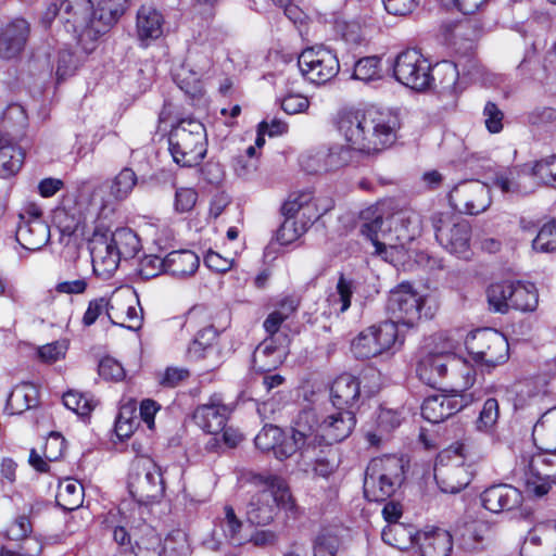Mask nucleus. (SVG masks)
I'll return each mask as SVG.
<instances>
[{
  "label": "nucleus",
  "instance_id": "obj_1",
  "mask_svg": "<svg viewBox=\"0 0 556 556\" xmlns=\"http://www.w3.org/2000/svg\"><path fill=\"white\" fill-rule=\"evenodd\" d=\"M338 129L348 146L336 144L325 149V163L315 170H337L353 161L354 153L375 155L392 147L401 129L397 112L390 109L342 112Z\"/></svg>",
  "mask_w": 556,
  "mask_h": 556
},
{
  "label": "nucleus",
  "instance_id": "obj_2",
  "mask_svg": "<svg viewBox=\"0 0 556 556\" xmlns=\"http://www.w3.org/2000/svg\"><path fill=\"white\" fill-rule=\"evenodd\" d=\"M248 480L254 486L262 488L247 505V518L251 523L266 526L274 520L279 509L292 518L296 517L299 508L283 478L251 472Z\"/></svg>",
  "mask_w": 556,
  "mask_h": 556
},
{
  "label": "nucleus",
  "instance_id": "obj_3",
  "mask_svg": "<svg viewBox=\"0 0 556 556\" xmlns=\"http://www.w3.org/2000/svg\"><path fill=\"white\" fill-rule=\"evenodd\" d=\"M54 18H59L65 29L75 35L86 51H92L94 41L105 33V26L96 17L91 0H62L53 3L47 9L43 21L51 23Z\"/></svg>",
  "mask_w": 556,
  "mask_h": 556
},
{
  "label": "nucleus",
  "instance_id": "obj_4",
  "mask_svg": "<svg viewBox=\"0 0 556 556\" xmlns=\"http://www.w3.org/2000/svg\"><path fill=\"white\" fill-rule=\"evenodd\" d=\"M473 476V458L466 444L456 442L441 451L434 465V479L444 493L465 489Z\"/></svg>",
  "mask_w": 556,
  "mask_h": 556
},
{
  "label": "nucleus",
  "instance_id": "obj_5",
  "mask_svg": "<svg viewBox=\"0 0 556 556\" xmlns=\"http://www.w3.org/2000/svg\"><path fill=\"white\" fill-rule=\"evenodd\" d=\"M168 146L177 165L181 167L199 165L207 151L204 125L193 118L180 119L168 135Z\"/></svg>",
  "mask_w": 556,
  "mask_h": 556
},
{
  "label": "nucleus",
  "instance_id": "obj_6",
  "mask_svg": "<svg viewBox=\"0 0 556 556\" xmlns=\"http://www.w3.org/2000/svg\"><path fill=\"white\" fill-rule=\"evenodd\" d=\"M405 480L403 458L384 455L370 460L364 479V494L368 501L381 502L391 497Z\"/></svg>",
  "mask_w": 556,
  "mask_h": 556
},
{
  "label": "nucleus",
  "instance_id": "obj_7",
  "mask_svg": "<svg viewBox=\"0 0 556 556\" xmlns=\"http://www.w3.org/2000/svg\"><path fill=\"white\" fill-rule=\"evenodd\" d=\"M435 239L451 254L467 257L470 250L471 226L468 220L450 212L431 216Z\"/></svg>",
  "mask_w": 556,
  "mask_h": 556
},
{
  "label": "nucleus",
  "instance_id": "obj_8",
  "mask_svg": "<svg viewBox=\"0 0 556 556\" xmlns=\"http://www.w3.org/2000/svg\"><path fill=\"white\" fill-rule=\"evenodd\" d=\"M465 343L473 361L488 368H494L508 359V342L497 330H476L467 337Z\"/></svg>",
  "mask_w": 556,
  "mask_h": 556
},
{
  "label": "nucleus",
  "instance_id": "obj_9",
  "mask_svg": "<svg viewBox=\"0 0 556 556\" xmlns=\"http://www.w3.org/2000/svg\"><path fill=\"white\" fill-rule=\"evenodd\" d=\"M128 488L138 502L149 504L159 501L165 490L160 467L149 457L137 459L129 473Z\"/></svg>",
  "mask_w": 556,
  "mask_h": 556
},
{
  "label": "nucleus",
  "instance_id": "obj_10",
  "mask_svg": "<svg viewBox=\"0 0 556 556\" xmlns=\"http://www.w3.org/2000/svg\"><path fill=\"white\" fill-rule=\"evenodd\" d=\"M302 412H311L314 415L312 437H315V445L329 446L346 439L353 431L356 419L353 410H340L321 415L316 408L309 407Z\"/></svg>",
  "mask_w": 556,
  "mask_h": 556
},
{
  "label": "nucleus",
  "instance_id": "obj_11",
  "mask_svg": "<svg viewBox=\"0 0 556 556\" xmlns=\"http://www.w3.org/2000/svg\"><path fill=\"white\" fill-rule=\"evenodd\" d=\"M393 71L396 80L418 91L429 88L435 80L430 63L416 49L401 52L394 61Z\"/></svg>",
  "mask_w": 556,
  "mask_h": 556
},
{
  "label": "nucleus",
  "instance_id": "obj_12",
  "mask_svg": "<svg viewBox=\"0 0 556 556\" xmlns=\"http://www.w3.org/2000/svg\"><path fill=\"white\" fill-rule=\"evenodd\" d=\"M298 66L304 78L317 85L331 80L340 70L336 53L324 46L303 50L299 55Z\"/></svg>",
  "mask_w": 556,
  "mask_h": 556
},
{
  "label": "nucleus",
  "instance_id": "obj_13",
  "mask_svg": "<svg viewBox=\"0 0 556 556\" xmlns=\"http://www.w3.org/2000/svg\"><path fill=\"white\" fill-rule=\"evenodd\" d=\"M425 296L419 294L409 282H401L391 290L388 311L397 324L415 326L421 318Z\"/></svg>",
  "mask_w": 556,
  "mask_h": 556
},
{
  "label": "nucleus",
  "instance_id": "obj_14",
  "mask_svg": "<svg viewBox=\"0 0 556 556\" xmlns=\"http://www.w3.org/2000/svg\"><path fill=\"white\" fill-rule=\"evenodd\" d=\"M109 319L113 325L137 331L142 327L143 315L137 293L129 288L113 292L110 298Z\"/></svg>",
  "mask_w": 556,
  "mask_h": 556
},
{
  "label": "nucleus",
  "instance_id": "obj_15",
  "mask_svg": "<svg viewBox=\"0 0 556 556\" xmlns=\"http://www.w3.org/2000/svg\"><path fill=\"white\" fill-rule=\"evenodd\" d=\"M364 220L361 232L374 247V255L381 257L386 262H392L395 253L402 248V243L393 240L390 232L382 230L383 217L377 208H368L362 213Z\"/></svg>",
  "mask_w": 556,
  "mask_h": 556
},
{
  "label": "nucleus",
  "instance_id": "obj_16",
  "mask_svg": "<svg viewBox=\"0 0 556 556\" xmlns=\"http://www.w3.org/2000/svg\"><path fill=\"white\" fill-rule=\"evenodd\" d=\"M314 415L311 412H300L294 419L292 427V435L287 438L283 435L275 452L276 458L283 460L289 458L298 451L306 456L311 450H315V437H312V425Z\"/></svg>",
  "mask_w": 556,
  "mask_h": 556
},
{
  "label": "nucleus",
  "instance_id": "obj_17",
  "mask_svg": "<svg viewBox=\"0 0 556 556\" xmlns=\"http://www.w3.org/2000/svg\"><path fill=\"white\" fill-rule=\"evenodd\" d=\"M540 182L533 165L530 168L527 165L504 168L497 170L492 178V185L509 198L528 195Z\"/></svg>",
  "mask_w": 556,
  "mask_h": 556
},
{
  "label": "nucleus",
  "instance_id": "obj_18",
  "mask_svg": "<svg viewBox=\"0 0 556 556\" xmlns=\"http://www.w3.org/2000/svg\"><path fill=\"white\" fill-rule=\"evenodd\" d=\"M448 201L460 213L480 214L491 205L490 189L480 181H464L450 191Z\"/></svg>",
  "mask_w": 556,
  "mask_h": 556
},
{
  "label": "nucleus",
  "instance_id": "obj_19",
  "mask_svg": "<svg viewBox=\"0 0 556 556\" xmlns=\"http://www.w3.org/2000/svg\"><path fill=\"white\" fill-rule=\"evenodd\" d=\"M473 402L472 393L455 391L452 394L428 396L421 405L422 417L432 424L444 421Z\"/></svg>",
  "mask_w": 556,
  "mask_h": 556
},
{
  "label": "nucleus",
  "instance_id": "obj_20",
  "mask_svg": "<svg viewBox=\"0 0 556 556\" xmlns=\"http://www.w3.org/2000/svg\"><path fill=\"white\" fill-rule=\"evenodd\" d=\"M229 414L230 409L217 395L210 397L206 403L195 408L193 413L195 424L205 432L214 435L207 443L211 448L215 447L218 443L216 435L224 430Z\"/></svg>",
  "mask_w": 556,
  "mask_h": 556
},
{
  "label": "nucleus",
  "instance_id": "obj_21",
  "mask_svg": "<svg viewBox=\"0 0 556 556\" xmlns=\"http://www.w3.org/2000/svg\"><path fill=\"white\" fill-rule=\"evenodd\" d=\"M521 556H556V520L535 525L526 536Z\"/></svg>",
  "mask_w": 556,
  "mask_h": 556
},
{
  "label": "nucleus",
  "instance_id": "obj_22",
  "mask_svg": "<svg viewBox=\"0 0 556 556\" xmlns=\"http://www.w3.org/2000/svg\"><path fill=\"white\" fill-rule=\"evenodd\" d=\"M454 349L455 345L448 343L445 350L430 352L425 355L417 367L419 378L433 388L440 384L451 370V362L455 359Z\"/></svg>",
  "mask_w": 556,
  "mask_h": 556
},
{
  "label": "nucleus",
  "instance_id": "obj_23",
  "mask_svg": "<svg viewBox=\"0 0 556 556\" xmlns=\"http://www.w3.org/2000/svg\"><path fill=\"white\" fill-rule=\"evenodd\" d=\"M481 503L491 513L500 514L518 508L522 503V493L510 484H495L485 489Z\"/></svg>",
  "mask_w": 556,
  "mask_h": 556
},
{
  "label": "nucleus",
  "instance_id": "obj_24",
  "mask_svg": "<svg viewBox=\"0 0 556 556\" xmlns=\"http://www.w3.org/2000/svg\"><path fill=\"white\" fill-rule=\"evenodd\" d=\"M17 242L28 251H38L50 239L49 226L41 219L40 213L30 214L28 219L21 215V223L16 230Z\"/></svg>",
  "mask_w": 556,
  "mask_h": 556
},
{
  "label": "nucleus",
  "instance_id": "obj_25",
  "mask_svg": "<svg viewBox=\"0 0 556 556\" xmlns=\"http://www.w3.org/2000/svg\"><path fill=\"white\" fill-rule=\"evenodd\" d=\"M29 31V24L24 18L7 24L0 31V56L7 60L17 56L26 45Z\"/></svg>",
  "mask_w": 556,
  "mask_h": 556
},
{
  "label": "nucleus",
  "instance_id": "obj_26",
  "mask_svg": "<svg viewBox=\"0 0 556 556\" xmlns=\"http://www.w3.org/2000/svg\"><path fill=\"white\" fill-rule=\"evenodd\" d=\"M332 405L340 410H353L358 406L361 384L356 377L343 374L334 379L330 388Z\"/></svg>",
  "mask_w": 556,
  "mask_h": 556
},
{
  "label": "nucleus",
  "instance_id": "obj_27",
  "mask_svg": "<svg viewBox=\"0 0 556 556\" xmlns=\"http://www.w3.org/2000/svg\"><path fill=\"white\" fill-rule=\"evenodd\" d=\"M121 256L109 239L93 242L91 248V262L93 273L102 278L111 277L118 268Z\"/></svg>",
  "mask_w": 556,
  "mask_h": 556
},
{
  "label": "nucleus",
  "instance_id": "obj_28",
  "mask_svg": "<svg viewBox=\"0 0 556 556\" xmlns=\"http://www.w3.org/2000/svg\"><path fill=\"white\" fill-rule=\"evenodd\" d=\"M164 16L153 4H142L136 18V30L139 40H155L163 35Z\"/></svg>",
  "mask_w": 556,
  "mask_h": 556
},
{
  "label": "nucleus",
  "instance_id": "obj_29",
  "mask_svg": "<svg viewBox=\"0 0 556 556\" xmlns=\"http://www.w3.org/2000/svg\"><path fill=\"white\" fill-rule=\"evenodd\" d=\"M417 541L422 556H450L453 549L452 535L440 528L418 533Z\"/></svg>",
  "mask_w": 556,
  "mask_h": 556
},
{
  "label": "nucleus",
  "instance_id": "obj_30",
  "mask_svg": "<svg viewBox=\"0 0 556 556\" xmlns=\"http://www.w3.org/2000/svg\"><path fill=\"white\" fill-rule=\"evenodd\" d=\"M167 274L177 278H185L195 273L200 260L195 253L189 250L173 251L165 256Z\"/></svg>",
  "mask_w": 556,
  "mask_h": 556
},
{
  "label": "nucleus",
  "instance_id": "obj_31",
  "mask_svg": "<svg viewBox=\"0 0 556 556\" xmlns=\"http://www.w3.org/2000/svg\"><path fill=\"white\" fill-rule=\"evenodd\" d=\"M38 391L31 383H21L13 388L8 400L5 410L10 415H20L37 405Z\"/></svg>",
  "mask_w": 556,
  "mask_h": 556
},
{
  "label": "nucleus",
  "instance_id": "obj_32",
  "mask_svg": "<svg viewBox=\"0 0 556 556\" xmlns=\"http://www.w3.org/2000/svg\"><path fill=\"white\" fill-rule=\"evenodd\" d=\"M313 194L311 191H298L289 195L288 200L282 205V214L296 218H306V222L317 218L318 214L314 212L312 204Z\"/></svg>",
  "mask_w": 556,
  "mask_h": 556
},
{
  "label": "nucleus",
  "instance_id": "obj_33",
  "mask_svg": "<svg viewBox=\"0 0 556 556\" xmlns=\"http://www.w3.org/2000/svg\"><path fill=\"white\" fill-rule=\"evenodd\" d=\"M285 352L274 344V338L264 340L253 355L254 366L263 372H269L282 363Z\"/></svg>",
  "mask_w": 556,
  "mask_h": 556
},
{
  "label": "nucleus",
  "instance_id": "obj_34",
  "mask_svg": "<svg viewBox=\"0 0 556 556\" xmlns=\"http://www.w3.org/2000/svg\"><path fill=\"white\" fill-rule=\"evenodd\" d=\"M55 498L64 510L77 509L84 502V486L79 481L66 478L60 482Z\"/></svg>",
  "mask_w": 556,
  "mask_h": 556
},
{
  "label": "nucleus",
  "instance_id": "obj_35",
  "mask_svg": "<svg viewBox=\"0 0 556 556\" xmlns=\"http://www.w3.org/2000/svg\"><path fill=\"white\" fill-rule=\"evenodd\" d=\"M109 240L122 260L132 258L140 251V240L129 228L116 229Z\"/></svg>",
  "mask_w": 556,
  "mask_h": 556
},
{
  "label": "nucleus",
  "instance_id": "obj_36",
  "mask_svg": "<svg viewBox=\"0 0 556 556\" xmlns=\"http://www.w3.org/2000/svg\"><path fill=\"white\" fill-rule=\"evenodd\" d=\"M205 70L206 66L193 68L191 58H189L187 62L175 70L174 80L186 93L194 94L199 91L200 79Z\"/></svg>",
  "mask_w": 556,
  "mask_h": 556
},
{
  "label": "nucleus",
  "instance_id": "obj_37",
  "mask_svg": "<svg viewBox=\"0 0 556 556\" xmlns=\"http://www.w3.org/2000/svg\"><path fill=\"white\" fill-rule=\"evenodd\" d=\"M217 339V331L212 325L203 327L187 350V356L191 361H199L207 356L213 350Z\"/></svg>",
  "mask_w": 556,
  "mask_h": 556
},
{
  "label": "nucleus",
  "instance_id": "obj_38",
  "mask_svg": "<svg viewBox=\"0 0 556 556\" xmlns=\"http://www.w3.org/2000/svg\"><path fill=\"white\" fill-rule=\"evenodd\" d=\"M24 153L11 143H0V178L15 175L22 167Z\"/></svg>",
  "mask_w": 556,
  "mask_h": 556
},
{
  "label": "nucleus",
  "instance_id": "obj_39",
  "mask_svg": "<svg viewBox=\"0 0 556 556\" xmlns=\"http://www.w3.org/2000/svg\"><path fill=\"white\" fill-rule=\"evenodd\" d=\"M511 292L510 308L521 312H531L536 308L539 299L532 285L513 283Z\"/></svg>",
  "mask_w": 556,
  "mask_h": 556
},
{
  "label": "nucleus",
  "instance_id": "obj_40",
  "mask_svg": "<svg viewBox=\"0 0 556 556\" xmlns=\"http://www.w3.org/2000/svg\"><path fill=\"white\" fill-rule=\"evenodd\" d=\"M220 526L231 544L242 545L248 542L249 533L245 532L243 522L236 516L232 507H225V517L220 521Z\"/></svg>",
  "mask_w": 556,
  "mask_h": 556
},
{
  "label": "nucleus",
  "instance_id": "obj_41",
  "mask_svg": "<svg viewBox=\"0 0 556 556\" xmlns=\"http://www.w3.org/2000/svg\"><path fill=\"white\" fill-rule=\"evenodd\" d=\"M352 351L358 358H370L381 354L374 328L368 327L352 341Z\"/></svg>",
  "mask_w": 556,
  "mask_h": 556
},
{
  "label": "nucleus",
  "instance_id": "obj_42",
  "mask_svg": "<svg viewBox=\"0 0 556 556\" xmlns=\"http://www.w3.org/2000/svg\"><path fill=\"white\" fill-rule=\"evenodd\" d=\"M435 76L442 90L457 92L459 90L460 70L456 62L444 61L434 67Z\"/></svg>",
  "mask_w": 556,
  "mask_h": 556
},
{
  "label": "nucleus",
  "instance_id": "obj_43",
  "mask_svg": "<svg viewBox=\"0 0 556 556\" xmlns=\"http://www.w3.org/2000/svg\"><path fill=\"white\" fill-rule=\"evenodd\" d=\"M489 532L490 528L484 522L477 521L466 525L459 539L462 547L466 551L479 549L488 538Z\"/></svg>",
  "mask_w": 556,
  "mask_h": 556
},
{
  "label": "nucleus",
  "instance_id": "obj_44",
  "mask_svg": "<svg viewBox=\"0 0 556 556\" xmlns=\"http://www.w3.org/2000/svg\"><path fill=\"white\" fill-rule=\"evenodd\" d=\"M138 178L130 167H124L113 179L110 194L115 200H125L137 185Z\"/></svg>",
  "mask_w": 556,
  "mask_h": 556
},
{
  "label": "nucleus",
  "instance_id": "obj_45",
  "mask_svg": "<svg viewBox=\"0 0 556 556\" xmlns=\"http://www.w3.org/2000/svg\"><path fill=\"white\" fill-rule=\"evenodd\" d=\"M354 292V282L340 274L336 286V292L329 296V302L337 313H344L351 306V299Z\"/></svg>",
  "mask_w": 556,
  "mask_h": 556
},
{
  "label": "nucleus",
  "instance_id": "obj_46",
  "mask_svg": "<svg viewBox=\"0 0 556 556\" xmlns=\"http://www.w3.org/2000/svg\"><path fill=\"white\" fill-rule=\"evenodd\" d=\"M383 542L399 549L407 548L413 542V530L403 523L388 525L381 533Z\"/></svg>",
  "mask_w": 556,
  "mask_h": 556
},
{
  "label": "nucleus",
  "instance_id": "obj_47",
  "mask_svg": "<svg viewBox=\"0 0 556 556\" xmlns=\"http://www.w3.org/2000/svg\"><path fill=\"white\" fill-rule=\"evenodd\" d=\"M513 282L491 285L488 289V302L497 313H506L510 309Z\"/></svg>",
  "mask_w": 556,
  "mask_h": 556
},
{
  "label": "nucleus",
  "instance_id": "obj_48",
  "mask_svg": "<svg viewBox=\"0 0 556 556\" xmlns=\"http://www.w3.org/2000/svg\"><path fill=\"white\" fill-rule=\"evenodd\" d=\"M549 471L541 472L539 468H536V463L530 464V470L526 475V490L527 492L535 495L543 496L548 493L551 489V480L552 476H555Z\"/></svg>",
  "mask_w": 556,
  "mask_h": 556
},
{
  "label": "nucleus",
  "instance_id": "obj_49",
  "mask_svg": "<svg viewBox=\"0 0 556 556\" xmlns=\"http://www.w3.org/2000/svg\"><path fill=\"white\" fill-rule=\"evenodd\" d=\"M451 378L460 391H465L475 384L476 370L468 362L455 357L451 362Z\"/></svg>",
  "mask_w": 556,
  "mask_h": 556
},
{
  "label": "nucleus",
  "instance_id": "obj_50",
  "mask_svg": "<svg viewBox=\"0 0 556 556\" xmlns=\"http://www.w3.org/2000/svg\"><path fill=\"white\" fill-rule=\"evenodd\" d=\"M285 220L277 231V241L287 245L300 238L307 229V223L302 218L285 216Z\"/></svg>",
  "mask_w": 556,
  "mask_h": 556
},
{
  "label": "nucleus",
  "instance_id": "obj_51",
  "mask_svg": "<svg viewBox=\"0 0 556 556\" xmlns=\"http://www.w3.org/2000/svg\"><path fill=\"white\" fill-rule=\"evenodd\" d=\"M353 78L371 81L381 78V60L376 55L359 59L354 65Z\"/></svg>",
  "mask_w": 556,
  "mask_h": 556
},
{
  "label": "nucleus",
  "instance_id": "obj_52",
  "mask_svg": "<svg viewBox=\"0 0 556 556\" xmlns=\"http://www.w3.org/2000/svg\"><path fill=\"white\" fill-rule=\"evenodd\" d=\"M283 438V431L274 425H265L254 439L255 446L262 452L277 450L278 444Z\"/></svg>",
  "mask_w": 556,
  "mask_h": 556
},
{
  "label": "nucleus",
  "instance_id": "obj_53",
  "mask_svg": "<svg viewBox=\"0 0 556 556\" xmlns=\"http://www.w3.org/2000/svg\"><path fill=\"white\" fill-rule=\"evenodd\" d=\"M532 249L540 253L556 251V222H549L542 226L532 241Z\"/></svg>",
  "mask_w": 556,
  "mask_h": 556
},
{
  "label": "nucleus",
  "instance_id": "obj_54",
  "mask_svg": "<svg viewBox=\"0 0 556 556\" xmlns=\"http://www.w3.org/2000/svg\"><path fill=\"white\" fill-rule=\"evenodd\" d=\"M371 328H374L381 354L396 343L399 334L396 321L387 320L378 326H371Z\"/></svg>",
  "mask_w": 556,
  "mask_h": 556
},
{
  "label": "nucleus",
  "instance_id": "obj_55",
  "mask_svg": "<svg viewBox=\"0 0 556 556\" xmlns=\"http://www.w3.org/2000/svg\"><path fill=\"white\" fill-rule=\"evenodd\" d=\"M63 403L66 408L79 416H87L94 407L92 399L77 391H67L63 394Z\"/></svg>",
  "mask_w": 556,
  "mask_h": 556
},
{
  "label": "nucleus",
  "instance_id": "obj_56",
  "mask_svg": "<svg viewBox=\"0 0 556 556\" xmlns=\"http://www.w3.org/2000/svg\"><path fill=\"white\" fill-rule=\"evenodd\" d=\"M128 0H101L99 2V20L102 25L105 26V31L109 26L114 23L118 16H121L127 4Z\"/></svg>",
  "mask_w": 556,
  "mask_h": 556
},
{
  "label": "nucleus",
  "instance_id": "obj_57",
  "mask_svg": "<svg viewBox=\"0 0 556 556\" xmlns=\"http://www.w3.org/2000/svg\"><path fill=\"white\" fill-rule=\"evenodd\" d=\"M191 548L186 533L175 531L165 539L164 556H190Z\"/></svg>",
  "mask_w": 556,
  "mask_h": 556
},
{
  "label": "nucleus",
  "instance_id": "obj_58",
  "mask_svg": "<svg viewBox=\"0 0 556 556\" xmlns=\"http://www.w3.org/2000/svg\"><path fill=\"white\" fill-rule=\"evenodd\" d=\"M456 63L459 65L462 80L468 83L484 80L485 71L475 58H460Z\"/></svg>",
  "mask_w": 556,
  "mask_h": 556
},
{
  "label": "nucleus",
  "instance_id": "obj_59",
  "mask_svg": "<svg viewBox=\"0 0 556 556\" xmlns=\"http://www.w3.org/2000/svg\"><path fill=\"white\" fill-rule=\"evenodd\" d=\"M533 170L542 184L556 187V154L534 162Z\"/></svg>",
  "mask_w": 556,
  "mask_h": 556
},
{
  "label": "nucleus",
  "instance_id": "obj_60",
  "mask_svg": "<svg viewBox=\"0 0 556 556\" xmlns=\"http://www.w3.org/2000/svg\"><path fill=\"white\" fill-rule=\"evenodd\" d=\"M500 416V406L497 400L491 397L488 399L480 412L477 427L480 430H491L497 422Z\"/></svg>",
  "mask_w": 556,
  "mask_h": 556
},
{
  "label": "nucleus",
  "instance_id": "obj_61",
  "mask_svg": "<svg viewBox=\"0 0 556 556\" xmlns=\"http://www.w3.org/2000/svg\"><path fill=\"white\" fill-rule=\"evenodd\" d=\"M319 453L320 454L316 455L315 457L313 470L315 475L323 478H328L338 468L337 455L330 448L327 452L320 450Z\"/></svg>",
  "mask_w": 556,
  "mask_h": 556
},
{
  "label": "nucleus",
  "instance_id": "obj_62",
  "mask_svg": "<svg viewBox=\"0 0 556 556\" xmlns=\"http://www.w3.org/2000/svg\"><path fill=\"white\" fill-rule=\"evenodd\" d=\"M340 541L337 535L328 532L320 533L314 544V556H337Z\"/></svg>",
  "mask_w": 556,
  "mask_h": 556
},
{
  "label": "nucleus",
  "instance_id": "obj_63",
  "mask_svg": "<svg viewBox=\"0 0 556 556\" xmlns=\"http://www.w3.org/2000/svg\"><path fill=\"white\" fill-rule=\"evenodd\" d=\"M401 412L387 407H380L377 414V428L381 433H388L397 428L401 424Z\"/></svg>",
  "mask_w": 556,
  "mask_h": 556
},
{
  "label": "nucleus",
  "instance_id": "obj_64",
  "mask_svg": "<svg viewBox=\"0 0 556 556\" xmlns=\"http://www.w3.org/2000/svg\"><path fill=\"white\" fill-rule=\"evenodd\" d=\"M280 106L287 114H300L309 108L307 97L289 91L280 99Z\"/></svg>",
  "mask_w": 556,
  "mask_h": 556
}]
</instances>
